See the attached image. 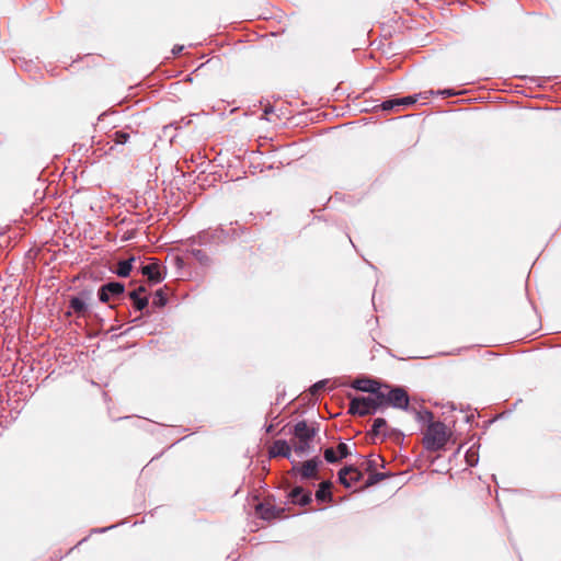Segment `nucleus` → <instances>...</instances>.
<instances>
[{
    "label": "nucleus",
    "mask_w": 561,
    "mask_h": 561,
    "mask_svg": "<svg viewBox=\"0 0 561 561\" xmlns=\"http://www.w3.org/2000/svg\"><path fill=\"white\" fill-rule=\"evenodd\" d=\"M434 415L431 411L416 412V420L427 424L423 433V446L428 451H438L444 449L450 438V431L439 421H434Z\"/></svg>",
    "instance_id": "f257e3e1"
},
{
    "label": "nucleus",
    "mask_w": 561,
    "mask_h": 561,
    "mask_svg": "<svg viewBox=\"0 0 561 561\" xmlns=\"http://www.w3.org/2000/svg\"><path fill=\"white\" fill-rule=\"evenodd\" d=\"M318 433V428L300 421L294 426L291 445L294 450L301 455L310 449V444Z\"/></svg>",
    "instance_id": "f03ea898"
},
{
    "label": "nucleus",
    "mask_w": 561,
    "mask_h": 561,
    "mask_svg": "<svg viewBox=\"0 0 561 561\" xmlns=\"http://www.w3.org/2000/svg\"><path fill=\"white\" fill-rule=\"evenodd\" d=\"M378 398L381 399V404L391 405L397 409H407L409 405L408 392L400 387L391 388L388 385H382Z\"/></svg>",
    "instance_id": "7ed1b4c3"
},
{
    "label": "nucleus",
    "mask_w": 561,
    "mask_h": 561,
    "mask_svg": "<svg viewBox=\"0 0 561 561\" xmlns=\"http://www.w3.org/2000/svg\"><path fill=\"white\" fill-rule=\"evenodd\" d=\"M374 397H355L350 402L348 413L365 416L375 413L379 408L382 407L381 399L378 394Z\"/></svg>",
    "instance_id": "20e7f679"
},
{
    "label": "nucleus",
    "mask_w": 561,
    "mask_h": 561,
    "mask_svg": "<svg viewBox=\"0 0 561 561\" xmlns=\"http://www.w3.org/2000/svg\"><path fill=\"white\" fill-rule=\"evenodd\" d=\"M360 199L362 197L357 196L356 194L335 192L328 198L327 204L321 210H329L330 208L337 207L339 205H342L346 208H354L358 205Z\"/></svg>",
    "instance_id": "39448f33"
},
{
    "label": "nucleus",
    "mask_w": 561,
    "mask_h": 561,
    "mask_svg": "<svg viewBox=\"0 0 561 561\" xmlns=\"http://www.w3.org/2000/svg\"><path fill=\"white\" fill-rule=\"evenodd\" d=\"M363 479V472L354 467L346 466L339 471V481L345 488H351Z\"/></svg>",
    "instance_id": "423d86ee"
},
{
    "label": "nucleus",
    "mask_w": 561,
    "mask_h": 561,
    "mask_svg": "<svg viewBox=\"0 0 561 561\" xmlns=\"http://www.w3.org/2000/svg\"><path fill=\"white\" fill-rule=\"evenodd\" d=\"M320 463L321 460L318 457H314L302 462L299 467H294L293 470L299 472L301 478L305 480L319 479L318 467Z\"/></svg>",
    "instance_id": "0eeeda50"
},
{
    "label": "nucleus",
    "mask_w": 561,
    "mask_h": 561,
    "mask_svg": "<svg viewBox=\"0 0 561 561\" xmlns=\"http://www.w3.org/2000/svg\"><path fill=\"white\" fill-rule=\"evenodd\" d=\"M257 513L263 519H273L284 517L285 510L277 507L268 501L261 503L257 507Z\"/></svg>",
    "instance_id": "6e6552de"
},
{
    "label": "nucleus",
    "mask_w": 561,
    "mask_h": 561,
    "mask_svg": "<svg viewBox=\"0 0 561 561\" xmlns=\"http://www.w3.org/2000/svg\"><path fill=\"white\" fill-rule=\"evenodd\" d=\"M381 386L382 385L377 380L369 378H357L352 382V388L359 391L369 392L371 394H379Z\"/></svg>",
    "instance_id": "1a4fd4ad"
},
{
    "label": "nucleus",
    "mask_w": 561,
    "mask_h": 561,
    "mask_svg": "<svg viewBox=\"0 0 561 561\" xmlns=\"http://www.w3.org/2000/svg\"><path fill=\"white\" fill-rule=\"evenodd\" d=\"M139 205L137 203L136 197H123V196H112L110 197V203L107 207L130 210L133 208H137Z\"/></svg>",
    "instance_id": "9d476101"
},
{
    "label": "nucleus",
    "mask_w": 561,
    "mask_h": 561,
    "mask_svg": "<svg viewBox=\"0 0 561 561\" xmlns=\"http://www.w3.org/2000/svg\"><path fill=\"white\" fill-rule=\"evenodd\" d=\"M288 497L290 499L291 503L298 504L301 506H306L311 503L312 501V494L310 491H305L301 486L294 488L289 494Z\"/></svg>",
    "instance_id": "9b49d317"
},
{
    "label": "nucleus",
    "mask_w": 561,
    "mask_h": 561,
    "mask_svg": "<svg viewBox=\"0 0 561 561\" xmlns=\"http://www.w3.org/2000/svg\"><path fill=\"white\" fill-rule=\"evenodd\" d=\"M291 447H293L291 443L289 444L283 439L275 440L273 443V445L271 446L270 455L272 457L282 456V457L289 458L290 454H291Z\"/></svg>",
    "instance_id": "f8f14e48"
},
{
    "label": "nucleus",
    "mask_w": 561,
    "mask_h": 561,
    "mask_svg": "<svg viewBox=\"0 0 561 561\" xmlns=\"http://www.w3.org/2000/svg\"><path fill=\"white\" fill-rule=\"evenodd\" d=\"M141 274L151 283H159L161 280L160 266L157 262L144 265L140 267Z\"/></svg>",
    "instance_id": "ddd939ff"
},
{
    "label": "nucleus",
    "mask_w": 561,
    "mask_h": 561,
    "mask_svg": "<svg viewBox=\"0 0 561 561\" xmlns=\"http://www.w3.org/2000/svg\"><path fill=\"white\" fill-rule=\"evenodd\" d=\"M387 430H388L387 421L382 417H377L374 420L371 431L369 432V434L373 437H382L383 438L388 434Z\"/></svg>",
    "instance_id": "4468645a"
},
{
    "label": "nucleus",
    "mask_w": 561,
    "mask_h": 561,
    "mask_svg": "<svg viewBox=\"0 0 561 561\" xmlns=\"http://www.w3.org/2000/svg\"><path fill=\"white\" fill-rule=\"evenodd\" d=\"M332 483L330 481H323L319 484V489L316 492V499L321 502L332 501L331 493Z\"/></svg>",
    "instance_id": "2eb2a0df"
},
{
    "label": "nucleus",
    "mask_w": 561,
    "mask_h": 561,
    "mask_svg": "<svg viewBox=\"0 0 561 561\" xmlns=\"http://www.w3.org/2000/svg\"><path fill=\"white\" fill-rule=\"evenodd\" d=\"M420 98L427 99V93L420 92V93L398 98L399 107L400 106H402V107L412 106L419 101Z\"/></svg>",
    "instance_id": "dca6fc26"
},
{
    "label": "nucleus",
    "mask_w": 561,
    "mask_h": 561,
    "mask_svg": "<svg viewBox=\"0 0 561 561\" xmlns=\"http://www.w3.org/2000/svg\"><path fill=\"white\" fill-rule=\"evenodd\" d=\"M398 107H399L398 98L392 96V98H389V99L382 101L381 103L375 105L373 107V110H380L383 112H392V111H397Z\"/></svg>",
    "instance_id": "f3484780"
},
{
    "label": "nucleus",
    "mask_w": 561,
    "mask_h": 561,
    "mask_svg": "<svg viewBox=\"0 0 561 561\" xmlns=\"http://www.w3.org/2000/svg\"><path fill=\"white\" fill-rule=\"evenodd\" d=\"M135 261L136 259L131 256L128 260L118 262L115 273L121 277H127L133 268V263Z\"/></svg>",
    "instance_id": "a211bd4d"
},
{
    "label": "nucleus",
    "mask_w": 561,
    "mask_h": 561,
    "mask_svg": "<svg viewBox=\"0 0 561 561\" xmlns=\"http://www.w3.org/2000/svg\"><path fill=\"white\" fill-rule=\"evenodd\" d=\"M70 309L77 313L79 317L80 316H84L85 312H87V305L85 302L79 298V297H72L70 299V305H69Z\"/></svg>",
    "instance_id": "6ab92c4d"
},
{
    "label": "nucleus",
    "mask_w": 561,
    "mask_h": 561,
    "mask_svg": "<svg viewBox=\"0 0 561 561\" xmlns=\"http://www.w3.org/2000/svg\"><path fill=\"white\" fill-rule=\"evenodd\" d=\"M128 296L137 310H142L147 307L148 298L146 296L141 297L136 291H130Z\"/></svg>",
    "instance_id": "aec40b11"
},
{
    "label": "nucleus",
    "mask_w": 561,
    "mask_h": 561,
    "mask_svg": "<svg viewBox=\"0 0 561 561\" xmlns=\"http://www.w3.org/2000/svg\"><path fill=\"white\" fill-rule=\"evenodd\" d=\"M387 477H388L387 473L371 472V473H369L368 479L366 480L365 484L363 485V489L373 486V485L379 483L380 481L385 480Z\"/></svg>",
    "instance_id": "412c9836"
},
{
    "label": "nucleus",
    "mask_w": 561,
    "mask_h": 561,
    "mask_svg": "<svg viewBox=\"0 0 561 561\" xmlns=\"http://www.w3.org/2000/svg\"><path fill=\"white\" fill-rule=\"evenodd\" d=\"M105 290L108 291L110 296H119L124 293V285L118 282H111L104 285Z\"/></svg>",
    "instance_id": "4be33fe9"
},
{
    "label": "nucleus",
    "mask_w": 561,
    "mask_h": 561,
    "mask_svg": "<svg viewBox=\"0 0 561 561\" xmlns=\"http://www.w3.org/2000/svg\"><path fill=\"white\" fill-rule=\"evenodd\" d=\"M178 208L179 210H192L193 206L188 204V196L184 192H180L178 187Z\"/></svg>",
    "instance_id": "5701e85b"
},
{
    "label": "nucleus",
    "mask_w": 561,
    "mask_h": 561,
    "mask_svg": "<svg viewBox=\"0 0 561 561\" xmlns=\"http://www.w3.org/2000/svg\"><path fill=\"white\" fill-rule=\"evenodd\" d=\"M426 93L431 94V95H434V94L440 95L443 98H451V96H457V95L461 94V92H459L453 88L439 89L437 91L431 90V91H427Z\"/></svg>",
    "instance_id": "b1692460"
},
{
    "label": "nucleus",
    "mask_w": 561,
    "mask_h": 561,
    "mask_svg": "<svg viewBox=\"0 0 561 561\" xmlns=\"http://www.w3.org/2000/svg\"><path fill=\"white\" fill-rule=\"evenodd\" d=\"M130 138V135L124 130H117L112 135V140L116 145H125Z\"/></svg>",
    "instance_id": "393cba45"
},
{
    "label": "nucleus",
    "mask_w": 561,
    "mask_h": 561,
    "mask_svg": "<svg viewBox=\"0 0 561 561\" xmlns=\"http://www.w3.org/2000/svg\"><path fill=\"white\" fill-rule=\"evenodd\" d=\"M184 48H185L184 45H179L178 44V49H176V53H178V68H180V67L186 68L187 67V57L183 53Z\"/></svg>",
    "instance_id": "a878e982"
},
{
    "label": "nucleus",
    "mask_w": 561,
    "mask_h": 561,
    "mask_svg": "<svg viewBox=\"0 0 561 561\" xmlns=\"http://www.w3.org/2000/svg\"><path fill=\"white\" fill-rule=\"evenodd\" d=\"M324 459L330 463H334L340 460L339 456L336 455V451L333 448H327L324 450Z\"/></svg>",
    "instance_id": "bb28decb"
},
{
    "label": "nucleus",
    "mask_w": 561,
    "mask_h": 561,
    "mask_svg": "<svg viewBox=\"0 0 561 561\" xmlns=\"http://www.w3.org/2000/svg\"><path fill=\"white\" fill-rule=\"evenodd\" d=\"M336 449H337L340 459L346 458L351 454L348 446L345 443H340L337 445Z\"/></svg>",
    "instance_id": "cd10ccee"
},
{
    "label": "nucleus",
    "mask_w": 561,
    "mask_h": 561,
    "mask_svg": "<svg viewBox=\"0 0 561 561\" xmlns=\"http://www.w3.org/2000/svg\"><path fill=\"white\" fill-rule=\"evenodd\" d=\"M153 305L159 306V307H162L165 305V298L163 296L162 290H158L156 293V297L153 299Z\"/></svg>",
    "instance_id": "c85d7f7f"
},
{
    "label": "nucleus",
    "mask_w": 561,
    "mask_h": 561,
    "mask_svg": "<svg viewBox=\"0 0 561 561\" xmlns=\"http://www.w3.org/2000/svg\"><path fill=\"white\" fill-rule=\"evenodd\" d=\"M99 299L102 302H107L108 299H110V294H108L107 290H105V286L104 285L99 289Z\"/></svg>",
    "instance_id": "c756f323"
},
{
    "label": "nucleus",
    "mask_w": 561,
    "mask_h": 561,
    "mask_svg": "<svg viewBox=\"0 0 561 561\" xmlns=\"http://www.w3.org/2000/svg\"><path fill=\"white\" fill-rule=\"evenodd\" d=\"M327 381L325 380H321V381H318L316 382L311 388H310V392L312 394H316L318 391H320L321 389L324 388Z\"/></svg>",
    "instance_id": "7c9ffc66"
},
{
    "label": "nucleus",
    "mask_w": 561,
    "mask_h": 561,
    "mask_svg": "<svg viewBox=\"0 0 561 561\" xmlns=\"http://www.w3.org/2000/svg\"><path fill=\"white\" fill-rule=\"evenodd\" d=\"M365 471L371 473V472H375L374 469H375V466H376V460L374 459H368L367 461H365Z\"/></svg>",
    "instance_id": "2f4dec72"
},
{
    "label": "nucleus",
    "mask_w": 561,
    "mask_h": 561,
    "mask_svg": "<svg viewBox=\"0 0 561 561\" xmlns=\"http://www.w3.org/2000/svg\"><path fill=\"white\" fill-rule=\"evenodd\" d=\"M203 66H204V64L198 65L190 75H186L183 79L178 80V83H180L181 81L192 82V80H193L192 75Z\"/></svg>",
    "instance_id": "473e14b6"
},
{
    "label": "nucleus",
    "mask_w": 561,
    "mask_h": 561,
    "mask_svg": "<svg viewBox=\"0 0 561 561\" xmlns=\"http://www.w3.org/2000/svg\"><path fill=\"white\" fill-rule=\"evenodd\" d=\"M273 112H274V107L272 105L266 106L263 110V117L262 118H264L266 121H270L268 115L272 114Z\"/></svg>",
    "instance_id": "72a5a7b5"
},
{
    "label": "nucleus",
    "mask_w": 561,
    "mask_h": 561,
    "mask_svg": "<svg viewBox=\"0 0 561 561\" xmlns=\"http://www.w3.org/2000/svg\"><path fill=\"white\" fill-rule=\"evenodd\" d=\"M133 291H136L139 296H141V294L146 293V288H145V286H139L138 288L134 289Z\"/></svg>",
    "instance_id": "f704fd0d"
},
{
    "label": "nucleus",
    "mask_w": 561,
    "mask_h": 561,
    "mask_svg": "<svg viewBox=\"0 0 561 561\" xmlns=\"http://www.w3.org/2000/svg\"><path fill=\"white\" fill-rule=\"evenodd\" d=\"M523 78L526 80H529L533 83H537L539 80V78H537V77H523Z\"/></svg>",
    "instance_id": "c9c22d12"
},
{
    "label": "nucleus",
    "mask_w": 561,
    "mask_h": 561,
    "mask_svg": "<svg viewBox=\"0 0 561 561\" xmlns=\"http://www.w3.org/2000/svg\"><path fill=\"white\" fill-rule=\"evenodd\" d=\"M182 124H187V122H184V118H181L180 121H178V125H176V128L180 129L182 127Z\"/></svg>",
    "instance_id": "e433bc0d"
},
{
    "label": "nucleus",
    "mask_w": 561,
    "mask_h": 561,
    "mask_svg": "<svg viewBox=\"0 0 561 561\" xmlns=\"http://www.w3.org/2000/svg\"><path fill=\"white\" fill-rule=\"evenodd\" d=\"M173 127V124H169L168 126L164 127V133H167L169 129H171Z\"/></svg>",
    "instance_id": "4c0bfd02"
},
{
    "label": "nucleus",
    "mask_w": 561,
    "mask_h": 561,
    "mask_svg": "<svg viewBox=\"0 0 561 561\" xmlns=\"http://www.w3.org/2000/svg\"><path fill=\"white\" fill-rule=\"evenodd\" d=\"M171 54L175 56V46L171 48Z\"/></svg>",
    "instance_id": "58836bf2"
},
{
    "label": "nucleus",
    "mask_w": 561,
    "mask_h": 561,
    "mask_svg": "<svg viewBox=\"0 0 561 561\" xmlns=\"http://www.w3.org/2000/svg\"><path fill=\"white\" fill-rule=\"evenodd\" d=\"M181 75H182V71L178 69V72H176L178 79L181 77Z\"/></svg>",
    "instance_id": "ea45409f"
},
{
    "label": "nucleus",
    "mask_w": 561,
    "mask_h": 561,
    "mask_svg": "<svg viewBox=\"0 0 561 561\" xmlns=\"http://www.w3.org/2000/svg\"><path fill=\"white\" fill-rule=\"evenodd\" d=\"M175 136H170V144H173Z\"/></svg>",
    "instance_id": "a19ab883"
},
{
    "label": "nucleus",
    "mask_w": 561,
    "mask_h": 561,
    "mask_svg": "<svg viewBox=\"0 0 561 561\" xmlns=\"http://www.w3.org/2000/svg\"><path fill=\"white\" fill-rule=\"evenodd\" d=\"M176 262H178V266H179V265H180V263H181V260L178 257V259H176Z\"/></svg>",
    "instance_id": "79ce46f5"
}]
</instances>
